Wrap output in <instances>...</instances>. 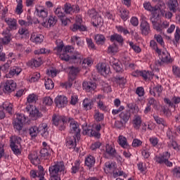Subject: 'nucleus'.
Masks as SVG:
<instances>
[{
  "mask_svg": "<svg viewBox=\"0 0 180 180\" xmlns=\"http://www.w3.org/2000/svg\"><path fill=\"white\" fill-rule=\"evenodd\" d=\"M55 14L56 15V16L58 18H60V19L65 16V13L63 12V11L61 10V8H60V7H58L55 10Z\"/></svg>",
  "mask_w": 180,
  "mask_h": 180,
  "instance_id": "nucleus-59",
  "label": "nucleus"
},
{
  "mask_svg": "<svg viewBox=\"0 0 180 180\" xmlns=\"http://www.w3.org/2000/svg\"><path fill=\"white\" fill-rule=\"evenodd\" d=\"M45 88L46 89H53L54 88V82L51 79H45Z\"/></svg>",
  "mask_w": 180,
  "mask_h": 180,
  "instance_id": "nucleus-44",
  "label": "nucleus"
},
{
  "mask_svg": "<svg viewBox=\"0 0 180 180\" xmlns=\"http://www.w3.org/2000/svg\"><path fill=\"white\" fill-rule=\"evenodd\" d=\"M38 131L44 139L49 138V126L46 123L40 124L38 127Z\"/></svg>",
  "mask_w": 180,
  "mask_h": 180,
  "instance_id": "nucleus-17",
  "label": "nucleus"
},
{
  "mask_svg": "<svg viewBox=\"0 0 180 180\" xmlns=\"http://www.w3.org/2000/svg\"><path fill=\"white\" fill-rule=\"evenodd\" d=\"M29 64L31 65V67H40V65H41V58H34L29 62Z\"/></svg>",
  "mask_w": 180,
  "mask_h": 180,
  "instance_id": "nucleus-38",
  "label": "nucleus"
},
{
  "mask_svg": "<svg viewBox=\"0 0 180 180\" xmlns=\"http://www.w3.org/2000/svg\"><path fill=\"white\" fill-rule=\"evenodd\" d=\"M120 13H121V18L123 20H127V19H129V11L126 9H122Z\"/></svg>",
  "mask_w": 180,
  "mask_h": 180,
  "instance_id": "nucleus-60",
  "label": "nucleus"
},
{
  "mask_svg": "<svg viewBox=\"0 0 180 180\" xmlns=\"http://www.w3.org/2000/svg\"><path fill=\"white\" fill-rule=\"evenodd\" d=\"M143 8L146 11H149L150 12H155V8L151 6V4L150 2H145L143 4Z\"/></svg>",
  "mask_w": 180,
  "mask_h": 180,
  "instance_id": "nucleus-58",
  "label": "nucleus"
},
{
  "mask_svg": "<svg viewBox=\"0 0 180 180\" xmlns=\"http://www.w3.org/2000/svg\"><path fill=\"white\" fill-rule=\"evenodd\" d=\"M8 27L5 30H8L11 33L12 30H16L18 29V20L12 18H6L4 19Z\"/></svg>",
  "mask_w": 180,
  "mask_h": 180,
  "instance_id": "nucleus-9",
  "label": "nucleus"
},
{
  "mask_svg": "<svg viewBox=\"0 0 180 180\" xmlns=\"http://www.w3.org/2000/svg\"><path fill=\"white\" fill-rule=\"evenodd\" d=\"M120 120L123 122V123H127L130 120L131 114L130 113V110H124L120 113L119 115Z\"/></svg>",
  "mask_w": 180,
  "mask_h": 180,
  "instance_id": "nucleus-25",
  "label": "nucleus"
},
{
  "mask_svg": "<svg viewBox=\"0 0 180 180\" xmlns=\"http://www.w3.org/2000/svg\"><path fill=\"white\" fill-rule=\"evenodd\" d=\"M94 40L98 46H103L106 41V37H105L104 34H96L94 35Z\"/></svg>",
  "mask_w": 180,
  "mask_h": 180,
  "instance_id": "nucleus-26",
  "label": "nucleus"
},
{
  "mask_svg": "<svg viewBox=\"0 0 180 180\" xmlns=\"http://www.w3.org/2000/svg\"><path fill=\"white\" fill-rule=\"evenodd\" d=\"M50 176H58L60 174L64 175L67 174L65 171V165H64L63 162H58L54 165H52L49 167V169Z\"/></svg>",
  "mask_w": 180,
  "mask_h": 180,
  "instance_id": "nucleus-2",
  "label": "nucleus"
},
{
  "mask_svg": "<svg viewBox=\"0 0 180 180\" xmlns=\"http://www.w3.org/2000/svg\"><path fill=\"white\" fill-rule=\"evenodd\" d=\"M22 138L18 136H13L10 139V147L13 153L15 155L20 154V143Z\"/></svg>",
  "mask_w": 180,
  "mask_h": 180,
  "instance_id": "nucleus-4",
  "label": "nucleus"
},
{
  "mask_svg": "<svg viewBox=\"0 0 180 180\" xmlns=\"http://www.w3.org/2000/svg\"><path fill=\"white\" fill-rule=\"evenodd\" d=\"M25 110L30 112V116L34 117V119H39V117H41L42 116L41 112H39V110L32 105H27Z\"/></svg>",
  "mask_w": 180,
  "mask_h": 180,
  "instance_id": "nucleus-10",
  "label": "nucleus"
},
{
  "mask_svg": "<svg viewBox=\"0 0 180 180\" xmlns=\"http://www.w3.org/2000/svg\"><path fill=\"white\" fill-rule=\"evenodd\" d=\"M70 72L69 74L70 75H72V77H75L79 72V68H75L74 66L70 67L69 68Z\"/></svg>",
  "mask_w": 180,
  "mask_h": 180,
  "instance_id": "nucleus-49",
  "label": "nucleus"
},
{
  "mask_svg": "<svg viewBox=\"0 0 180 180\" xmlns=\"http://www.w3.org/2000/svg\"><path fill=\"white\" fill-rule=\"evenodd\" d=\"M95 158L92 155L87 157L85 160V165L86 167H89V168H92V167L95 165Z\"/></svg>",
  "mask_w": 180,
  "mask_h": 180,
  "instance_id": "nucleus-36",
  "label": "nucleus"
},
{
  "mask_svg": "<svg viewBox=\"0 0 180 180\" xmlns=\"http://www.w3.org/2000/svg\"><path fill=\"white\" fill-rule=\"evenodd\" d=\"M92 106H94V101H92V99L85 98L83 101V107L85 110H91Z\"/></svg>",
  "mask_w": 180,
  "mask_h": 180,
  "instance_id": "nucleus-30",
  "label": "nucleus"
},
{
  "mask_svg": "<svg viewBox=\"0 0 180 180\" xmlns=\"http://www.w3.org/2000/svg\"><path fill=\"white\" fill-rule=\"evenodd\" d=\"M153 119H154L155 122L157 123V124H162V126H163V127H167V122H165V120H164V118H161L158 115H153Z\"/></svg>",
  "mask_w": 180,
  "mask_h": 180,
  "instance_id": "nucleus-39",
  "label": "nucleus"
},
{
  "mask_svg": "<svg viewBox=\"0 0 180 180\" xmlns=\"http://www.w3.org/2000/svg\"><path fill=\"white\" fill-rule=\"evenodd\" d=\"M68 103V101L65 96H58L55 98V103L58 108H64Z\"/></svg>",
  "mask_w": 180,
  "mask_h": 180,
  "instance_id": "nucleus-18",
  "label": "nucleus"
},
{
  "mask_svg": "<svg viewBox=\"0 0 180 180\" xmlns=\"http://www.w3.org/2000/svg\"><path fill=\"white\" fill-rule=\"evenodd\" d=\"M150 47H151V49L155 50V53H160L161 49H158V46H157V42H155V41H154V40L150 41Z\"/></svg>",
  "mask_w": 180,
  "mask_h": 180,
  "instance_id": "nucleus-53",
  "label": "nucleus"
},
{
  "mask_svg": "<svg viewBox=\"0 0 180 180\" xmlns=\"http://www.w3.org/2000/svg\"><path fill=\"white\" fill-rule=\"evenodd\" d=\"M110 41H111L112 43H115V41H117V43H119V44L123 46L124 39H123V37L122 35L117 33H114L113 34L110 35Z\"/></svg>",
  "mask_w": 180,
  "mask_h": 180,
  "instance_id": "nucleus-20",
  "label": "nucleus"
},
{
  "mask_svg": "<svg viewBox=\"0 0 180 180\" xmlns=\"http://www.w3.org/2000/svg\"><path fill=\"white\" fill-rule=\"evenodd\" d=\"M37 13L39 18H47V15H49V12L46 8H36Z\"/></svg>",
  "mask_w": 180,
  "mask_h": 180,
  "instance_id": "nucleus-37",
  "label": "nucleus"
},
{
  "mask_svg": "<svg viewBox=\"0 0 180 180\" xmlns=\"http://www.w3.org/2000/svg\"><path fill=\"white\" fill-rule=\"evenodd\" d=\"M28 133L32 139H36L39 134V127L33 126L29 129Z\"/></svg>",
  "mask_w": 180,
  "mask_h": 180,
  "instance_id": "nucleus-33",
  "label": "nucleus"
},
{
  "mask_svg": "<svg viewBox=\"0 0 180 180\" xmlns=\"http://www.w3.org/2000/svg\"><path fill=\"white\" fill-rule=\"evenodd\" d=\"M51 150L50 149H47V148H44L40 150L41 157L43 158H47L49 155H50V153Z\"/></svg>",
  "mask_w": 180,
  "mask_h": 180,
  "instance_id": "nucleus-47",
  "label": "nucleus"
},
{
  "mask_svg": "<svg viewBox=\"0 0 180 180\" xmlns=\"http://www.w3.org/2000/svg\"><path fill=\"white\" fill-rule=\"evenodd\" d=\"M66 147L70 150H76L78 151L77 148V136H72L67 138Z\"/></svg>",
  "mask_w": 180,
  "mask_h": 180,
  "instance_id": "nucleus-13",
  "label": "nucleus"
},
{
  "mask_svg": "<svg viewBox=\"0 0 180 180\" xmlns=\"http://www.w3.org/2000/svg\"><path fill=\"white\" fill-rule=\"evenodd\" d=\"M93 26H94V27H98V26L102 27V26H103V18L101 16L96 17L95 21L93 22Z\"/></svg>",
  "mask_w": 180,
  "mask_h": 180,
  "instance_id": "nucleus-41",
  "label": "nucleus"
},
{
  "mask_svg": "<svg viewBox=\"0 0 180 180\" xmlns=\"http://www.w3.org/2000/svg\"><path fill=\"white\" fill-rule=\"evenodd\" d=\"M86 44L91 50H96V46H95V44L94 43V41L91 38H86Z\"/></svg>",
  "mask_w": 180,
  "mask_h": 180,
  "instance_id": "nucleus-48",
  "label": "nucleus"
},
{
  "mask_svg": "<svg viewBox=\"0 0 180 180\" xmlns=\"http://www.w3.org/2000/svg\"><path fill=\"white\" fill-rule=\"evenodd\" d=\"M63 10L66 15H72V13H78L80 11L79 6L71 5L70 3L65 4Z\"/></svg>",
  "mask_w": 180,
  "mask_h": 180,
  "instance_id": "nucleus-8",
  "label": "nucleus"
},
{
  "mask_svg": "<svg viewBox=\"0 0 180 180\" xmlns=\"http://www.w3.org/2000/svg\"><path fill=\"white\" fill-rule=\"evenodd\" d=\"M97 70L98 72L104 77L110 74V68L109 65H106V63L98 64L97 65Z\"/></svg>",
  "mask_w": 180,
  "mask_h": 180,
  "instance_id": "nucleus-16",
  "label": "nucleus"
},
{
  "mask_svg": "<svg viewBox=\"0 0 180 180\" xmlns=\"http://www.w3.org/2000/svg\"><path fill=\"white\" fill-rule=\"evenodd\" d=\"M48 23L51 27V26H54L57 23V18L56 17L50 16L49 20H48Z\"/></svg>",
  "mask_w": 180,
  "mask_h": 180,
  "instance_id": "nucleus-64",
  "label": "nucleus"
},
{
  "mask_svg": "<svg viewBox=\"0 0 180 180\" xmlns=\"http://www.w3.org/2000/svg\"><path fill=\"white\" fill-rule=\"evenodd\" d=\"M107 52L108 54H116V53L119 52V46L116 43H113L108 46Z\"/></svg>",
  "mask_w": 180,
  "mask_h": 180,
  "instance_id": "nucleus-34",
  "label": "nucleus"
},
{
  "mask_svg": "<svg viewBox=\"0 0 180 180\" xmlns=\"http://www.w3.org/2000/svg\"><path fill=\"white\" fill-rule=\"evenodd\" d=\"M129 44L131 47V49H132V50H134V51H135V53H140L141 51V49L140 48V46L134 44V43H133V41H129Z\"/></svg>",
  "mask_w": 180,
  "mask_h": 180,
  "instance_id": "nucleus-56",
  "label": "nucleus"
},
{
  "mask_svg": "<svg viewBox=\"0 0 180 180\" xmlns=\"http://www.w3.org/2000/svg\"><path fill=\"white\" fill-rule=\"evenodd\" d=\"M11 64H12V60H7V62L1 66V70H3L4 72H8V71H9Z\"/></svg>",
  "mask_w": 180,
  "mask_h": 180,
  "instance_id": "nucleus-55",
  "label": "nucleus"
},
{
  "mask_svg": "<svg viewBox=\"0 0 180 180\" xmlns=\"http://www.w3.org/2000/svg\"><path fill=\"white\" fill-rule=\"evenodd\" d=\"M179 4H178V0H169L168 6L170 11L172 12H176V9Z\"/></svg>",
  "mask_w": 180,
  "mask_h": 180,
  "instance_id": "nucleus-29",
  "label": "nucleus"
},
{
  "mask_svg": "<svg viewBox=\"0 0 180 180\" xmlns=\"http://www.w3.org/2000/svg\"><path fill=\"white\" fill-rule=\"evenodd\" d=\"M23 6L22 5V0H20V2L18 4L15 12L17 15H20L23 12Z\"/></svg>",
  "mask_w": 180,
  "mask_h": 180,
  "instance_id": "nucleus-63",
  "label": "nucleus"
},
{
  "mask_svg": "<svg viewBox=\"0 0 180 180\" xmlns=\"http://www.w3.org/2000/svg\"><path fill=\"white\" fill-rule=\"evenodd\" d=\"M105 152L108 155H111V157H116V150L109 143L105 145Z\"/></svg>",
  "mask_w": 180,
  "mask_h": 180,
  "instance_id": "nucleus-32",
  "label": "nucleus"
},
{
  "mask_svg": "<svg viewBox=\"0 0 180 180\" xmlns=\"http://www.w3.org/2000/svg\"><path fill=\"white\" fill-rule=\"evenodd\" d=\"M171 154L168 152H164L162 154L156 155L154 158V161L160 165H162L167 161V158H170Z\"/></svg>",
  "mask_w": 180,
  "mask_h": 180,
  "instance_id": "nucleus-15",
  "label": "nucleus"
},
{
  "mask_svg": "<svg viewBox=\"0 0 180 180\" xmlns=\"http://www.w3.org/2000/svg\"><path fill=\"white\" fill-rule=\"evenodd\" d=\"M140 30L143 36H148L151 30H150V23L146 20V18H142L140 24Z\"/></svg>",
  "mask_w": 180,
  "mask_h": 180,
  "instance_id": "nucleus-12",
  "label": "nucleus"
},
{
  "mask_svg": "<svg viewBox=\"0 0 180 180\" xmlns=\"http://www.w3.org/2000/svg\"><path fill=\"white\" fill-rule=\"evenodd\" d=\"M63 48L64 42H63V41L60 39L56 40V47L54 49V51L56 54L60 56V60H63V61H69L70 58L72 60H81V58H82L81 53L78 51L75 52L74 55L70 57L68 53L63 51Z\"/></svg>",
  "mask_w": 180,
  "mask_h": 180,
  "instance_id": "nucleus-1",
  "label": "nucleus"
},
{
  "mask_svg": "<svg viewBox=\"0 0 180 180\" xmlns=\"http://www.w3.org/2000/svg\"><path fill=\"white\" fill-rule=\"evenodd\" d=\"M118 143L120 144V146H121V147H123V148H126L129 146L127 144V139H126V137L123 136H120L118 137Z\"/></svg>",
  "mask_w": 180,
  "mask_h": 180,
  "instance_id": "nucleus-40",
  "label": "nucleus"
},
{
  "mask_svg": "<svg viewBox=\"0 0 180 180\" xmlns=\"http://www.w3.org/2000/svg\"><path fill=\"white\" fill-rule=\"evenodd\" d=\"M26 122V117L23 114H16V118L13 122V128L18 133L22 134V129H23V123Z\"/></svg>",
  "mask_w": 180,
  "mask_h": 180,
  "instance_id": "nucleus-3",
  "label": "nucleus"
},
{
  "mask_svg": "<svg viewBox=\"0 0 180 180\" xmlns=\"http://www.w3.org/2000/svg\"><path fill=\"white\" fill-rule=\"evenodd\" d=\"M30 39L33 43L40 44V43H42L44 39V37L40 34H32Z\"/></svg>",
  "mask_w": 180,
  "mask_h": 180,
  "instance_id": "nucleus-27",
  "label": "nucleus"
},
{
  "mask_svg": "<svg viewBox=\"0 0 180 180\" xmlns=\"http://www.w3.org/2000/svg\"><path fill=\"white\" fill-rule=\"evenodd\" d=\"M83 89H85L87 92H91V91H95L96 89V84L92 82H83Z\"/></svg>",
  "mask_w": 180,
  "mask_h": 180,
  "instance_id": "nucleus-22",
  "label": "nucleus"
},
{
  "mask_svg": "<svg viewBox=\"0 0 180 180\" xmlns=\"http://www.w3.org/2000/svg\"><path fill=\"white\" fill-rule=\"evenodd\" d=\"M97 106L100 110H102L103 112H108L109 110V108L103 103V101L99 100L97 101Z\"/></svg>",
  "mask_w": 180,
  "mask_h": 180,
  "instance_id": "nucleus-42",
  "label": "nucleus"
},
{
  "mask_svg": "<svg viewBox=\"0 0 180 180\" xmlns=\"http://www.w3.org/2000/svg\"><path fill=\"white\" fill-rule=\"evenodd\" d=\"M43 104L45 106H51L53 105V99L50 96H46L43 99Z\"/></svg>",
  "mask_w": 180,
  "mask_h": 180,
  "instance_id": "nucleus-52",
  "label": "nucleus"
},
{
  "mask_svg": "<svg viewBox=\"0 0 180 180\" xmlns=\"http://www.w3.org/2000/svg\"><path fill=\"white\" fill-rule=\"evenodd\" d=\"M3 36H4V37L1 39L3 44H9L12 40V34L8 30H4Z\"/></svg>",
  "mask_w": 180,
  "mask_h": 180,
  "instance_id": "nucleus-23",
  "label": "nucleus"
},
{
  "mask_svg": "<svg viewBox=\"0 0 180 180\" xmlns=\"http://www.w3.org/2000/svg\"><path fill=\"white\" fill-rule=\"evenodd\" d=\"M70 133L74 134L75 137H77V141L80 139L81 136V129H79V124L78 122H75V120L70 121Z\"/></svg>",
  "mask_w": 180,
  "mask_h": 180,
  "instance_id": "nucleus-7",
  "label": "nucleus"
},
{
  "mask_svg": "<svg viewBox=\"0 0 180 180\" xmlns=\"http://www.w3.org/2000/svg\"><path fill=\"white\" fill-rule=\"evenodd\" d=\"M134 127L136 130H139L140 129V126H141V117L139 115H135L133 120Z\"/></svg>",
  "mask_w": 180,
  "mask_h": 180,
  "instance_id": "nucleus-35",
  "label": "nucleus"
},
{
  "mask_svg": "<svg viewBox=\"0 0 180 180\" xmlns=\"http://www.w3.org/2000/svg\"><path fill=\"white\" fill-rule=\"evenodd\" d=\"M105 171H107L108 174H112L114 175L115 172H116V162H105Z\"/></svg>",
  "mask_w": 180,
  "mask_h": 180,
  "instance_id": "nucleus-21",
  "label": "nucleus"
},
{
  "mask_svg": "<svg viewBox=\"0 0 180 180\" xmlns=\"http://www.w3.org/2000/svg\"><path fill=\"white\" fill-rule=\"evenodd\" d=\"M53 124L58 127L60 131L65 129V118L61 115H53L52 117Z\"/></svg>",
  "mask_w": 180,
  "mask_h": 180,
  "instance_id": "nucleus-5",
  "label": "nucleus"
},
{
  "mask_svg": "<svg viewBox=\"0 0 180 180\" xmlns=\"http://www.w3.org/2000/svg\"><path fill=\"white\" fill-rule=\"evenodd\" d=\"M137 73L139 74L140 77H143L145 79H148L149 77L151 75V72L146 70H137Z\"/></svg>",
  "mask_w": 180,
  "mask_h": 180,
  "instance_id": "nucleus-45",
  "label": "nucleus"
},
{
  "mask_svg": "<svg viewBox=\"0 0 180 180\" xmlns=\"http://www.w3.org/2000/svg\"><path fill=\"white\" fill-rule=\"evenodd\" d=\"M79 165H80L79 162L76 161L75 162V165L72 166V174H77V172L79 171Z\"/></svg>",
  "mask_w": 180,
  "mask_h": 180,
  "instance_id": "nucleus-62",
  "label": "nucleus"
},
{
  "mask_svg": "<svg viewBox=\"0 0 180 180\" xmlns=\"http://www.w3.org/2000/svg\"><path fill=\"white\" fill-rule=\"evenodd\" d=\"M37 101V96L36 94H30L27 97V102L28 103H34Z\"/></svg>",
  "mask_w": 180,
  "mask_h": 180,
  "instance_id": "nucleus-57",
  "label": "nucleus"
},
{
  "mask_svg": "<svg viewBox=\"0 0 180 180\" xmlns=\"http://www.w3.org/2000/svg\"><path fill=\"white\" fill-rule=\"evenodd\" d=\"M160 60L155 62L156 65H162L164 63H172V60H171V55L168 53L167 51H161L160 53H158Z\"/></svg>",
  "mask_w": 180,
  "mask_h": 180,
  "instance_id": "nucleus-6",
  "label": "nucleus"
},
{
  "mask_svg": "<svg viewBox=\"0 0 180 180\" xmlns=\"http://www.w3.org/2000/svg\"><path fill=\"white\" fill-rule=\"evenodd\" d=\"M82 20L81 18L76 19V22L70 27L71 30H72V32H77V30H79V32H86V26L82 25Z\"/></svg>",
  "mask_w": 180,
  "mask_h": 180,
  "instance_id": "nucleus-14",
  "label": "nucleus"
},
{
  "mask_svg": "<svg viewBox=\"0 0 180 180\" xmlns=\"http://www.w3.org/2000/svg\"><path fill=\"white\" fill-rule=\"evenodd\" d=\"M164 101H165V103L169 105V106H171V108H173L174 103L175 105H178V103H180V98L176 96H174L172 98V102L171 100L168 98H165Z\"/></svg>",
  "mask_w": 180,
  "mask_h": 180,
  "instance_id": "nucleus-31",
  "label": "nucleus"
},
{
  "mask_svg": "<svg viewBox=\"0 0 180 180\" xmlns=\"http://www.w3.org/2000/svg\"><path fill=\"white\" fill-rule=\"evenodd\" d=\"M154 39H155L156 41L160 44L162 47H164V39H162V37L160 34H155Z\"/></svg>",
  "mask_w": 180,
  "mask_h": 180,
  "instance_id": "nucleus-61",
  "label": "nucleus"
},
{
  "mask_svg": "<svg viewBox=\"0 0 180 180\" xmlns=\"http://www.w3.org/2000/svg\"><path fill=\"white\" fill-rule=\"evenodd\" d=\"M16 89V82L13 80H7L4 84V94H11Z\"/></svg>",
  "mask_w": 180,
  "mask_h": 180,
  "instance_id": "nucleus-11",
  "label": "nucleus"
},
{
  "mask_svg": "<svg viewBox=\"0 0 180 180\" xmlns=\"http://www.w3.org/2000/svg\"><path fill=\"white\" fill-rule=\"evenodd\" d=\"M22 72V68L19 66H13L11 68L10 71L8 72L9 77H14V75H19Z\"/></svg>",
  "mask_w": 180,
  "mask_h": 180,
  "instance_id": "nucleus-28",
  "label": "nucleus"
},
{
  "mask_svg": "<svg viewBox=\"0 0 180 180\" xmlns=\"http://www.w3.org/2000/svg\"><path fill=\"white\" fill-rule=\"evenodd\" d=\"M29 160H30L32 164L34 165H39L40 164V159H39V153L37 151L33 152L28 156Z\"/></svg>",
  "mask_w": 180,
  "mask_h": 180,
  "instance_id": "nucleus-24",
  "label": "nucleus"
},
{
  "mask_svg": "<svg viewBox=\"0 0 180 180\" xmlns=\"http://www.w3.org/2000/svg\"><path fill=\"white\" fill-rule=\"evenodd\" d=\"M94 119L96 122H102V120L104 119L103 114L99 112V111H96Z\"/></svg>",
  "mask_w": 180,
  "mask_h": 180,
  "instance_id": "nucleus-54",
  "label": "nucleus"
},
{
  "mask_svg": "<svg viewBox=\"0 0 180 180\" xmlns=\"http://www.w3.org/2000/svg\"><path fill=\"white\" fill-rule=\"evenodd\" d=\"M110 65L116 71V72H123V68L122 64L119 60L116 59H111L110 61Z\"/></svg>",
  "mask_w": 180,
  "mask_h": 180,
  "instance_id": "nucleus-19",
  "label": "nucleus"
},
{
  "mask_svg": "<svg viewBox=\"0 0 180 180\" xmlns=\"http://www.w3.org/2000/svg\"><path fill=\"white\" fill-rule=\"evenodd\" d=\"M179 39H180V28L179 27H176L175 34H174V40H173V43L175 46L178 44V41H179Z\"/></svg>",
  "mask_w": 180,
  "mask_h": 180,
  "instance_id": "nucleus-43",
  "label": "nucleus"
},
{
  "mask_svg": "<svg viewBox=\"0 0 180 180\" xmlns=\"http://www.w3.org/2000/svg\"><path fill=\"white\" fill-rule=\"evenodd\" d=\"M116 82L120 85V88H123L126 85V79L124 77H117Z\"/></svg>",
  "mask_w": 180,
  "mask_h": 180,
  "instance_id": "nucleus-50",
  "label": "nucleus"
},
{
  "mask_svg": "<svg viewBox=\"0 0 180 180\" xmlns=\"http://www.w3.org/2000/svg\"><path fill=\"white\" fill-rule=\"evenodd\" d=\"M155 11H160V12H164L165 11V3L162 1H158V4L155 7Z\"/></svg>",
  "mask_w": 180,
  "mask_h": 180,
  "instance_id": "nucleus-46",
  "label": "nucleus"
},
{
  "mask_svg": "<svg viewBox=\"0 0 180 180\" xmlns=\"http://www.w3.org/2000/svg\"><path fill=\"white\" fill-rule=\"evenodd\" d=\"M3 108L9 113L10 115H12V108H13V105L9 103H3Z\"/></svg>",
  "mask_w": 180,
  "mask_h": 180,
  "instance_id": "nucleus-51",
  "label": "nucleus"
}]
</instances>
